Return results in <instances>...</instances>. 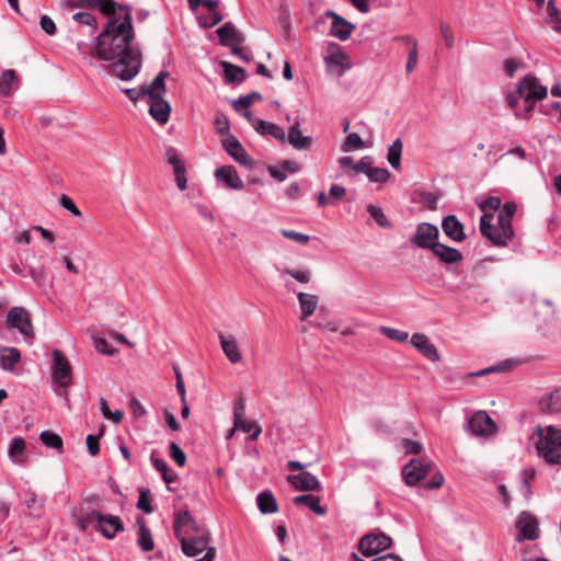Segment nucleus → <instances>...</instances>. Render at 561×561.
<instances>
[{"mask_svg":"<svg viewBox=\"0 0 561 561\" xmlns=\"http://www.w3.org/2000/svg\"><path fill=\"white\" fill-rule=\"evenodd\" d=\"M108 15L104 31L98 36L95 54L103 60H115L113 72L123 81L136 77L141 68V53L133 46L135 34L130 13L117 5Z\"/></svg>","mask_w":561,"mask_h":561,"instance_id":"f257e3e1","label":"nucleus"},{"mask_svg":"<svg viewBox=\"0 0 561 561\" xmlns=\"http://www.w3.org/2000/svg\"><path fill=\"white\" fill-rule=\"evenodd\" d=\"M538 440L536 449L538 456L545 459L547 463L561 466V430L549 425L546 427H538Z\"/></svg>","mask_w":561,"mask_h":561,"instance_id":"f03ea898","label":"nucleus"},{"mask_svg":"<svg viewBox=\"0 0 561 561\" xmlns=\"http://www.w3.org/2000/svg\"><path fill=\"white\" fill-rule=\"evenodd\" d=\"M480 231L483 237L489 239L496 247H505L514 237L513 226L505 221L502 222L494 214H483L480 219Z\"/></svg>","mask_w":561,"mask_h":561,"instance_id":"7ed1b4c3","label":"nucleus"},{"mask_svg":"<svg viewBox=\"0 0 561 561\" xmlns=\"http://www.w3.org/2000/svg\"><path fill=\"white\" fill-rule=\"evenodd\" d=\"M210 535L207 530L191 536L181 541L182 551L187 557H196L206 550V553L196 561H213L216 557V549L209 547Z\"/></svg>","mask_w":561,"mask_h":561,"instance_id":"20e7f679","label":"nucleus"},{"mask_svg":"<svg viewBox=\"0 0 561 561\" xmlns=\"http://www.w3.org/2000/svg\"><path fill=\"white\" fill-rule=\"evenodd\" d=\"M547 93V87L531 75L524 77L517 84V95L526 102L527 111H530L536 102L543 100Z\"/></svg>","mask_w":561,"mask_h":561,"instance_id":"39448f33","label":"nucleus"},{"mask_svg":"<svg viewBox=\"0 0 561 561\" xmlns=\"http://www.w3.org/2000/svg\"><path fill=\"white\" fill-rule=\"evenodd\" d=\"M392 545V539L383 534H367L363 536L358 541V550L365 557H373L381 551L390 548Z\"/></svg>","mask_w":561,"mask_h":561,"instance_id":"423d86ee","label":"nucleus"},{"mask_svg":"<svg viewBox=\"0 0 561 561\" xmlns=\"http://www.w3.org/2000/svg\"><path fill=\"white\" fill-rule=\"evenodd\" d=\"M439 230L437 226L430 222H421L416 226L414 234L410 241L412 244L421 249H430L431 251L438 243Z\"/></svg>","mask_w":561,"mask_h":561,"instance_id":"0eeeda50","label":"nucleus"},{"mask_svg":"<svg viewBox=\"0 0 561 561\" xmlns=\"http://www.w3.org/2000/svg\"><path fill=\"white\" fill-rule=\"evenodd\" d=\"M5 323L9 328L19 330L24 337H33V325L28 311L23 307H13L9 310Z\"/></svg>","mask_w":561,"mask_h":561,"instance_id":"6e6552de","label":"nucleus"},{"mask_svg":"<svg viewBox=\"0 0 561 561\" xmlns=\"http://www.w3.org/2000/svg\"><path fill=\"white\" fill-rule=\"evenodd\" d=\"M205 529L199 528L188 511H180L173 524V531L175 537L180 540L186 539L191 536L198 535Z\"/></svg>","mask_w":561,"mask_h":561,"instance_id":"1a4fd4ad","label":"nucleus"},{"mask_svg":"<svg viewBox=\"0 0 561 561\" xmlns=\"http://www.w3.org/2000/svg\"><path fill=\"white\" fill-rule=\"evenodd\" d=\"M324 64L330 71L337 69V76H342L345 70L351 68L348 55L335 43L329 45L328 54L324 57Z\"/></svg>","mask_w":561,"mask_h":561,"instance_id":"9d476101","label":"nucleus"},{"mask_svg":"<svg viewBox=\"0 0 561 561\" xmlns=\"http://www.w3.org/2000/svg\"><path fill=\"white\" fill-rule=\"evenodd\" d=\"M468 428L474 436L489 437L497 427L495 422L485 411L476 412L468 422Z\"/></svg>","mask_w":561,"mask_h":561,"instance_id":"9b49d317","label":"nucleus"},{"mask_svg":"<svg viewBox=\"0 0 561 561\" xmlns=\"http://www.w3.org/2000/svg\"><path fill=\"white\" fill-rule=\"evenodd\" d=\"M222 147L236 162L249 170L254 169V160L248 154L241 142L234 136L229 135L222 139Z\"/></svg>","mask_w":561,"mask_h":561,"instance_id":"f8f14e48","label":"nucleus"},{"mask_svg":"<svg viewBox=\"0 0 561 561\" xmlns=\"http://www.w3.org/2000/svg\"><path fill=\"white\" fill-rule=\"evenodd\" d=\"M431 469V461L425 459H412L402 468V476L408 485H415L426 477Z\"/></svg>","mask_w":561,"mask_h":561,"instance_id":"ddd939ff","label":"nucleus"},{"mask_svg":"<svg viewBox=\"0 0 561 561\" xmlns=\"http://www.w3.org/2000/svg\"><path fill=\"white\" fill-rule=\"evenodd\" d=\"M51 380L61 385H70L71 366L60 351L53 352Z\"/></svg>","mask_w":561,"mask_h":561,"instance_id":"4468645a","label":"nucleus"},{"mask_svg":"<svg viewBox=\"0 0 561 561\" xmlns=\"http://www.w3.org/2000/svg\"><path fill=\"white\" fill-rule=\"evenodd\" d=\"M324 15L332 20L330 27L331 36L339 38L342 42H345L351 37L353 31L355 30V25L353 23L348 22L342 15L332 10L325 11Z\"/></svg>","mask_w":561,"mask_h":561,"instance_id":"2eb2a0df","label":"nucleus"},{"mask_svg":"<svg viewBox=\"0 0 561 561\" xmlns=\"http://www.w3.org/2000/svg\"><path fill=\"white\" fill-rule=\"evenodd\" d=\"M214 175L218 183L230 190L240 191L244 187L242 179L239 176L236 168L232 165H224L217 168Z\"/></svg>","mask_w":561,"mask_h":561,"instance_id":"dca6fc26","label":"nucleus"},{"mask_svg":"<svg viewBox=\"0 0 561 561\" xmlns=\"http://www.w3.org/2000/svg\"><path fill=\"white\" fill-rule=\"evenodd\" d=\"M519 540H535L538 537V522L529 513H522L516 522Z\"/></svg>","mask_w":561,"mask_h":561,"instance_id":"f3484780","label":"nucleus"},{"mask_svg":"<svg viewBox=\"0 0 561 561\" xmlns=\"http://www.w3.org/2000/svg\"><path fill=\"white\" fill-rule=\"evenodd\" d=\"M221 350L231 364H240L243 359L239 343L233 334L220 332L218 335Z\"/></svg>","mask_w":561,"mask_h":561,"instance_id":"a211bd4d","label":"nucleus"},{"mask_svg":"<svg viewBox=\"0 0 561 561\" xmlns=\"http://www.w3.org/2000/svg\"><path fill=\"white\" fill-rule=\"evenodd\" d=\"M96 530L105 538L113 539L117 533L124 531V524L118 516L104 515L98 520Z\"/></svg>","mask_w":561,"mask_h":561,"instance_id":"6ab92c4d","label":"nucleus"},{"mask_svg":"<svg viewBox=\"0 0 561 561\" xmlns=\"http://www.w3.org/2000/svg\"><path fill=\"white\" fill-rule=\"evenodd\" d=\"M168 76V72L160 71L150 84L142 87V99L147 102L163 99L165 94V78Z\"/></svg>","mask_w":561,"mask_h":561,"instance_id":"aec40b11","label":"nucleus"},{"mask_svg":"<svg viewBox=\"0 0 561 561\" xmlns=\"http://www.w3.org/2000/svg\"><path fill=\"white\" fill-rule=\"evenodd\" d=\"M287 480L297 490L318 491L321 489L318 478L308 471L288 476Z\"/></svg>","mask_w":561,"mask_h":561,"instance_id":"412c9836","label":"nucleus"},{"mask_svg":"<svg viewBox=\"0 0 561 561\" xmlns=\"http://www.w3.org/2000/svg\"><path fill=\"white\" fill-rule=\"evenodd\" d=\"M442 229L444 233L455 242H461L466 239L463 225L455 215H447L443 218Z\"/></svg>","mask_w":561,"mask_h":561,"instance_id":"4be33fe9","label":"nucleus"},{"mask_svg":"<svg viewBox=\"0 0 561 561\" xmlns=\"http://www.w3.org/2000/svg\"><path fill=\"white\" fill-rule=\"evenodd\" d=\"M411 344L430 360H439V354L436 346L425 334L414 333L411 337Z\"/></svg>","mask_w":561,"mask_h":561,"instance_id":"5701e85b","label":"nucleus"},{"mask_svg":"<svg viewBox=\"0 0 561 561\" xmlns=\"http://www.w3.org/2000/svg\"><path fill=\"white\" fill-rule=\"evenodd\" d=\"M297 299L300 309V320L305 321L310 318L319 306V296L309 293H297Z\"/></svg>","mask_w":561,"mask_h":561,"instance_id":"b1692460","label":"nucleus"},{"mask_svg":"<svg viewBox=\"0 0 561 561\" xmlns=\"http://www.w3.org/2000/svg\"><path fill=\"white\" fill-rule=\"evenodd\" d=\"M252 124H253L254 129L260 135L272 136L273 138L279 140L282 142H284L286 140L285 130L280 126H278L274 123H270V122L256 118L253 121Z\"/></svg>","mask_w":561,"mask_h":561,"instance_id":"393cba45","label":"nucleus"},{"mask_svg":"<svg viewBox=\"0 0 561 561\" xmlns=\"http://www.w3.org/2000/svg\"><path fill=\"white\" fill-rule=\"evenodd\" d=\"M70 8H98L101 12L113 13L117 4L113 0H67Z\"/></svg>","mask_w":561,"mask_h":561,"instance_id":"a878e982","label":"nucleus"},{"mask_svg":"<svg viewBox=\"0 0 561 561\" xmlns=\"http://www.w3.org/2000/svg\"><path fill=\"white\" fill-rule=\"evenodd\" d=\"M539 407L545 412L561 413V388L543 394L539 400Z\"/></svg>","mask_w":561,"mask_h":561,"instance_id":"bb28decb","label":"nucleus"},{"mask_svg":"<svg viewBox=\"0 0 561 561\" xmlns=\"http://www.w3.org/2000/svg\"><path fill=\"white\" fill-rule=\"evenodd\" d=\"M220 43L230 46L232 43L239 44L244 41L243 35L236 28L231 22L225 23L217 30Z\"/></svg>","mask_w":561,"mask_h":561,"instance_id":"cd10ccee","label":"nucleus"},{"mask_svg":"<svg viewBox=\"0 0 561 561\" xmlns=\"http://www.w3.org/2000/svg\"><path fill=\"white\" fill-rule=\"evenodd\" d=\"M150 115L160 124H165L170 117L171 106L163 99L147 102Z\"/></svg>","mask_w":561,"mask_h":561,"instance_id":"c85d7f7f","label":"nucleus"},{"mask_svg":"<svg viewBox=\"0 0 561 561\" xmlns=\"http://www.w3.org/2000/svg\"><path fill=\"white\" fill-rule=\"evenodd\" d=\"M432 252L444 263H457L463 259L459 250L439 242L434 247Z\"/></svg>","mask_w":561,"mask_h":561,"instance_id":"c756f323","label":"nucleus"},{"mask_svg":"<svg viewBox=\"0 0 561 561\" xmlns=\"http://www.w3.org/2000/svg\"><path fill=\"white\" fill-rule=\"evenodd\" d=\"M21 360V353L15 347L0 348V367L3 370H13L14 366Z\"/></svg>","mask_w":561,"mask_h":561,"instance_id":"7c9ffc66","label":"nucleus"},{"mask_svg":"<svg viewBox=\"0 0 561 561\" xmlns=\"http://www.w3.org/2000/svg\"><path fill=\"white\" fill-rule=\"evenodd\" d=\"M294 504L305 505L309 507L314 514L323 516L327 514V507L320 504V499L312 494L298 495L293 499Z\"/></svg>","mask_w":561,"mask_h":561,"instance_id":"2f4dec72","label":"nucleus"},{"mask_svg":"<svg viewBox=\"0 0 561 561\" xmlns=\"http://www.w3.org/2000/svg\"><path fill=\"white\" fill-rule=\"evenodd\" d=\"M288 141L298 150L308 149L311 145V138L302 135L298 123L290 126L288 131Z\"/></svg>","mask_w":561,"mask_h":561,"instance_id":"473e14b6","label":"nucleus"},{"mask_svg":"<svg viewBox=\"0 0 561 561\" xmlns=\"http://www.w3.org/2000/svg\"><path fill=\"white\" fill-rule=\"evenodd\" d=\"M25 450L26 445L24 439H22L21 437H14L10 443L8 456L13 463L22 465L24 461Z\"/></svg>","mask_w":561,"mask_h":561,"instance_id":"72a5a7b5","label":"nucleus"},{"mask_svg":"<svg viewBox=\"0 0 561 561\" xmlns=\"http://www.w3.org/2000/svg\"><path fill=\"white\" fill-rule=\"evenodd\" d=\"M547 23L551 28L561 33V11L557 7L556 0H549L546 5Z\"/></svg>","mask_w":561,"mask_h":561,"instance_id":"f704fd0d","label":"nucleus"},{"mask_svg":"<svg viewBox=\"0 0 561 561\" xmlns=\"http://www.w3.org/2000/svg\"><path fill=\"white\" fill-rule=\"evenodd\" d=\"M138 539L137 543L142 551H151L154 547L150 529L146 526L144 520H138Z\"/></svg>","mask_w":561,"mask_h":561,"instance_id":"c9c22d12","label":"nucleus"},{"mask_svg":"<svg viewBox=\"0 0 561 561\" xmlns=\"http://www.w3.org/2000/svg\"><path fill=\"white\" fill-rule=\"evenodd\" d=\"M224 69L225 78L228 83L242 82L245 79V71L243 68L232 65L229 61H220Z\"/></svg>","mask_w":561,"mask_h":561,"instance_id":"e433bc0d","label":"nucleus"},{"mask_svg":"<svg viewBox=\"0 0 561 561\" xmlns=\"http://www.w3.org/2000/svg\"><path fill=\"white\" fill-rule=\"evenodd\" d=\"M256 503H257V507L262 514H272V513L277 512V510H278L276 500H275L274 495L272 494V492H267V491L261 492L256 496Z\"/></svg>","mask_w":561,"mask_h":561,"instance_id":"4c0bfd02","label":"nucleus"},{"mask_svg":"<svg viewBox=\"0 0 561 561\" xmlns=\"http://www.w3.org/2000/svg\"><path fill=\"white\" fill-rule=\"evenodd\" d=\"M402 141L401 139L397 138L389 147H388V154L387 160L389 164L394 169L398 170L401 167V154H402Z\"/></svg>","mask_w":561,"mask_h":561,"instance_id":"58836bf2","label":"nucleus"},{"mask_svg":"<svg viewBox=\"0 0 561 561\" xmlns=\"http://www.w3.org/2000/svg\"><path fill=\"white\" fill-rule=\"evenodd\" d=\"M99 518H101V513L99 511H91L77 516L76 524L78 528L83 531L90 527H94L96 529Z\"/></svg>","mask_w":561,"mask_h":561,"instance_id":"ea45409f","label":"nucleus"},{"mask_svg":"<svg viewBox=\"0 0 561 561\" xmlns=\"http://www.w3.org/2000/svg\"><path fill=\"white\" fill-rule=\"evenodd\" d=\"M234 428L238 431H242L245 433H250L249 439L255 440L262 433V427L255 421L242 420L240 422H234Z\"/></svg>","mask_w":561,"mask_h":561,"instance_id":"a19ab883","label":"nucleus"},{"mask_svg":"<svg viewBox=\"0 0 561 561\" xmlns=\"http://www.w3.org/2000/svg\"><path fill=\"white\" fill-rule=\"evenodd\" d=\"M16 82V75L13 70H5L0 75V92L9 95Z\"/></svg>","mask_w":561,"mask_h":561,"instance_id":"79ce46f5","label":"nucleus"},{"mask_svg":"<svg viewBox=\"0 0 561 561\" xmlns=\"http://www.w3.org/2000/svg\"><path fill=\"white\" fill-rule=\"evenodd\" d=\"M403 38L412 45L411 49L409 51V56H408V60H407V65H405L407 72L410 73L413 71V69L415 68V66L417 64V58H419L417 41L411 36H405Z\"/></svg>","mask_w":561,"mask_h":561,"instance_id":"37998d69","label":"nucleus"},{"mask_svg":"<svg viewBox=\"0 0 561 561\" xmlns=\"http://www.w3.org/2000/svg\"><path fill=\"white\" fill-rule=\"evenodd\" d=\"M41 440L42 443L50 448H55L60 450L62 448V438L50 431H44L41 434Z\"/></svg>","mask_w":561,"mask_h":561,"instance_id":"c03bdc74","label":"nucleus"},{"mask_svg":"<svg viewBox=\"0 0 561 561\" xmlns=\"http://www.w3.org/2000/svg\"><path fill=\"white\" fill-rule=\"evenodd\" d=\"M367 211L376 220L381 228H390L391 222L388 220L381 207L376 205H368Z\"/></svg>","mask_w":561,"mask_h":561,"instance_id":"a18cd8bd","label":"nucleus"},{"mask_svg":"<svg viewBox=\"0 0 561 561\" xmlns=\"http://www.w3.org/2000/svg\"><path fill=\"white\" fill-rule=\"evenodd\" d=\"M379 331L388 339L404 343L409 339V333L390 327H380Z\"/></svg>","mask_w":561,"mask_h":561,"instance_id":"49530a36","label":"nucleus"},{"mask_svg":"<svg viewBox=\"0 0 561 561\" xmlns=\"http://www.w3.org/2000/svg\"><path fill=\"white\" fill-rule=\"evenodd\" d=\"M283 273L300 284H308L311 280V271L309 268H285Z\"/></svg>","mask_w":561,"mask_h":561,"instance_id":"de8ad7c7","label":"nucleus"},{"mask_svg":"<svg viewBox=\"0 0 561 561\" xmlns=\"http://www.w3.org/2000/svg\"><path fill=\"white\" fill-rule=\"evenodd\" d=\"M363 140L357 133H351L346 136L341 149L343 152H350L363 147Z\"/></svg>","mask_w":561,"mask_h":561,"instance_id":"09e8293b","label":"nucleus"},{"mask_svg":"<svg viewBox=\"0 0 561 561\" xmlns=\"http://www.w3.org/2000/svg\"><path fill=\"white\" fill-rule=\"evenodd\" d=\"M72 19L79 24L89 26L91 33H93L98 27L95 18L89 12L75 13Z\"/></svg>","mask_w":561,"mask_h":561,"instance_id":"8fccbe9b","label":"nucleus"},{"mask_svg":"<svg viewBox=\"0 0 561 561\" xmlns=\"http://www.w3.org/2000/svg\"><path fill=\"white\" fill-rule=\"evenodd\" d=\"M367 178L371 182L385 183L389 180L390 172L387 169L377 168L373 165V168L369 170Z\"/></svg>","mask_w":561,"mask_h":561,"instance_id":"3c124183","label":"nucleus"},{"mask_svg":"<svg viewBox=\"0 0 561 561\" xmlns=\"http://www.w3.org/2000/svg\"><path fill=\"white\" fill-rule=\"evenodd\" d=\"M517 205L515 202H507L503 205L502 209L500 210L497 217L502 222H510L512 225V218L514 214L516 213Z\"/></svg>","mask_w":561,"mask_h":561,"instance_id":"603ef678","label":"nucleus"},{"mask_svg":"<svg viewBox=\"0 0 561 561\" xmlns=\"http://www.w3.org/2000/svg\"><path fill=\"white\" fill-rule=\"evenodd\" d=\"M260 99H261L260 93H251L249 95L241 96L233 102V108L236 111H241V110L248 108L253 104V102L255 100H260Z\"/></svg>","mask_w":561,"mask_h":561,"instance_id":"864d4df0","label":"nucleus"},{"mask_svg":"<svg viewBox=\"0 0 561 561\" xmlns=\"http://www.w3.org/2000/svg\"><path fill=\"white\" fill-rule=\"evenodd\" d=\"M137 508L144 511L147 514H150L153 512V507L151 506V503H150L149 492L145 489L139 490Z\"/></svg>","mask_w":561,"mask_h":561,"instance_id":"5fc2aeb1","label":"nucleus"},{"mask_svg":"<svg viewBox=\"0 0 561 561\" xmlns=\"http://www.w3.org/2000/svg\"><path fill=\"white\" fill-rule=\"evenodd\" d=\"M280 233L286 239L293 240L299 244H307L310 240V237L308 234L295 230L282 229Z\"/></svg>","mask_w":561,"mask_h":561,"instance_id":"6e6d98bb","label":"nucleus"},{"mask_svg":"<svg viewBox=\"0 0 561 561\" xmlns=\"http://www.w3.org/2000/svg\"><path fill=\"white\" fill-rule=\"evenodd\" d=\"M169 450H170V457L179 465V466H184L185 462H186V456L184 454V451L181 449V447L174 443V442H171L170 445H169Z\"/></svg>","mask_w":561,"mask_h":561,"instance_id":"4d7b16f0","label":"nucleus"},{"mask_svg":"<svg viewBox=\"0 0 561 561\" xmlns=\"http://www.w3.org/2000/svg\"><path fill=\"white\" fill-rule=\"evenodd\" d=\"M164 159L169 164H171L173 167V170L184 167L175 148H172V147L168 148L164 153Z\"/></svg>","mask_w":561,"mask_h":561,"instance_id":"13d9d810","label":"nucleus"},{"mask_svg":"<svg viewBox=\"0 0 561 561\" xmlns=\"http://www.w3.org/2000/svg\"><path fill=\"white\" fill-rule=\"evenodd\" d=\"M222 21V15L219 12H209V15L206 18L199 16L198 23L202 27H213L219 24Z\"/></svg>","mask_w":561,"mask_h":561,"instance_id":"bf43d9fd","label":"nucleus"},{"mask_svg":"<svg viewBox=\"0 0 561 561\" xmlns=\"http://www.w3.org/2000/svg\"><path fill=\"white\" fill-rule=\"evenodd\" d=\"M500 207L501 199L496 196H490L482 204H480V208L484 214H493V211L497 210Z\"/></svg>","mask_w":561,"mask_h":561,"instance_id":"052dcab7","label":"nucleus"},{"mask_svg":"<svg viewBox=\"0 0 561 561\" xmlns=\"http://www.w3.org/2000/svg\"><path fill=\"white\" fill-rule=\"evenodd\" d=\"M523 61L515 58H510L504 61V71L507 77L512 78L523 67Z\"/></svg>","mask_w":561,"mask_h":561,"instance_id":"680f3d73","label":"nucleus"},{"mask_svg":"<svg viewBox=\"0 0 561 561\" xmlns=\"http://www.w3.org/2000/svg\"><path fill=\"white\" fill-rule=\"evenodd\" d=\"M439 30L446 46L451 47L454 45V33L451 27L446 22H440Z\"/></svg>","mask_w":561,"mask_h":561,"instance_id":"e2e57ef3","label":"nucleus"},{"mask_svg":"<svg viewBox=\"0 0 561 561\" xmlns=\"http://www.w3.org/2000/svg\"><path fill=\"white\" fill-rule=\"evenodd\" d=\"M60 205L76 217H79L81 215L80 209L76 206L73 201L66 194L61 195Z\"/></svg>","mask_w":561,"mask_h":561,"instance_id":"0e129e2a","label":"nucleus"},{"mask_svg":"<svg viewBox=\"0 0 561 561\" xmlns=\"http://www.w3.org/2000/svg\"><path fill=\"white\" fill-rule=\"evenodd\" d=\"M401 446L407 454H420L422 450V445L420 443L408 438L401 440Z\"/></svg>","mask_w":561,"mask_h":561,"instance_id":"69168bd1","label":"nucleus"},{"mask_svg":"<svg viewBox=\"0 0 561 561\" xmlns=\"http://www.w3.org/2000/svg\"><path fill=\"white\" fill-rule=\"evenodd\" d=\"M242 420H245V403L243 399L240 398L234 402L233 421L240 422Z\"/></svg>","mask_w":561,"mask_h":561,"instance_id":"338daca9","label":"nucleus"},{"mask_svg":"<svg viewBox=\"0 0 561 561\" xmlns=\"http://www.w3.org/2000/svg\"><path fill=\"white\" fill-rule=\"evenodd\" d=\"M94 343L96 350L105 355H114L116 353V350L105 339H95Z\"/></svg>","mask_w":561,"mask_h":561,"instance_id":"774afa93","label":"nucleus"}]
</instances>
